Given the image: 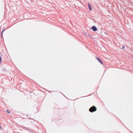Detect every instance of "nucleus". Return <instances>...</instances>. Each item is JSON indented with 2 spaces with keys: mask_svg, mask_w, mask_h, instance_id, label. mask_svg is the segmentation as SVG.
<instances>
[{
  "mask_svg": "<svg viewBox=\"0 0 133 133\" xmlns=\"http://www.w3.org/2000/svg\"><path fill=\"white\" fill-rule=\"evenodd\" d=\"M31 123H32V122H31Z\"/></svg>",
  "mask_w": 133,
  "mask_h": 133,
  "instance_id": "9b49d317",
  "label": "nucleus"
},
{
  "mask_svg": "<svg viewBox=\"0 0 133 133\" xmlns=\"http://www.w3.org/2000/svg\"><path fill=\"white\" fill-rule=\"evenodd\" d=\"M6 30L5 29H3L2 31V32L1 33V37L2 38H3V32H4V31Z\"/></svg>",
  "mask_w": 133,
  "mask_h": 133,
  "instance_id": "423d86ee",
  "label": "nucleus"
},
{
  "mask_svg": "<svg viewBox=\"0 0 133 133\" xmlns=\"http://www.w3.org/2000/svg\"><path fill=\"white\" fill-rule=\"evenodd\" d=\"M29 119H31L33 120V119L32 118H30V117H29Z\"/></svg>",
  "mask_w": 133,
  "mask_h": 133,
  "instance_id": "9d476101",
  "label": "nucleus"
},
{
  "mask_svg": "<svg viewBox=\"0 0 133 133\" xmlns=\"http://www.w3.org/2000/svg\"><path fill=\"white\" fill-rule=\"evenodd\" d=\"M96 58L101 64H103V62L100 58L98 57H96Z\"/></svg>",
  "mask_w": 133,
  "mask_h": 133,
  "instance_id": "7ed1b4c3",
  "label": "nucleus"
},
{
  "mask_svg": "<svg viewBox=\"0 0 133 133\" xmlns=\"http://www.w3.org/2000/svg\"><path fill=\"white\" fill-rule=\"evenodd\" d=\"M88 5L89 10L90 11L91 10H92V8L91 5L89 3H88Z\"/></svg>",
  "mask_w": 133,
  "mask_h": 133,
  "instance_id": "39448f33",
  "label": "nucleus"
},
{
  "mask_svg": "<svg viewBox=\"0 0 133 133\" xmlns=\"http://www.w3.org/2000/svg\"><path fill=\"white\" fill-rule=\"evenodd\" d=\"M23 127L24 128V129H26V130L29 131L30 132L31 131V130L29 128H27L26 127Z\"/></svg>",
  "mask_w": 133,
  "mask_h": 133,
  "instance_id": "20e7f679",
  "label": "nucleus"
},
{
  "mask_svg": "<svg viewBox=\"0 0 133 133\" xmlns=\"http://www.w3.org/2000/svg\"><path fill=\"white\" fill-rule=\"evenodd\" d=\"M96 107L94 106H93L89 109V110L91 112H92L96 111Z\"/></svg>",
  "mask_w": 133,
  "mask_h": 133,
  "instance_id": "f257e3e1",
  "label": "nucleus"
},
{
  "mask_svg": "<svg viewBox=\"0 0 133 133\" xmlns=\"http://www.w3.org/2000/svg\"><path fill=\"white\" fill-rule=\"evenodd\" d=\"M125 46H124V45H123V46H122V49H125Z\"/></svg>",
  "mask_w": 133,
  "mask_h": 133,
  "instance_id": "6e6552de",
  "label": "nucleus"
},
{
  "mask_svg": "<svg viewBox=\"0 0 133 133\" xmlns=\"http://www.w3.org/2000/svg\"><path fill=\"white\" fill-rule=\"evenodd\" d=\"M93 31L94 32H95L98 30L97 28L95 26H93L91 28Z\"/></svg>",
  "mask_w": 133,
  "mask_h": 133,
  "instance_id": "f03ea898",
  "label": "nucleus"
},
{
  "mask_svg": "<svg viewBox=\"0 0 133 133\" xmlns=\"http://www.w3.org/2000/svg\"><path fill=\"white\" fill-rule=\"evenodd\" d=\"M0 129H2V127H1V125L0 124Z\"/></svg>",
  "mask_w": 133,
  "mask_h": 133,
  "instance_id": "1a4fd4ad",
  "label": "nucleus"
},
{
  "mask_svg": "<svg viewBox=\"0 0 133 133\" xmlns=\"http://www.w3.org/2000/svg\"><path fill=\"white\" fill-rule=\"evenodd\" d=\"M6 112L8 113H10V112L9 110H7L6 111Z\"/></svg>",
  "mask_w": 133,
  "mask_h": 133,
  "instance_id": "0eeeda50",
  "label": "nucleus"
}]
</instances>
